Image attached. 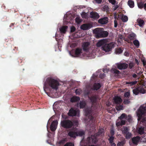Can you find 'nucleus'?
Here are the masks:
<instances>
[{"label": "nucleus", "instance_id": "obj_1", "mask_svg": "<svg viewBox=\"0 0 146 146\" xmlns=\"http://www.w3.org/2000/svg\"><path fill=\"white\" fill-rule=\"evenodd\" d=\"M59 84V82L57 80L51 77H48L46 78L44 82L43 88L44 90L45 88H46L49 86L52 89L56 90L58 89Z\"/></svg>", "mask_w": 146, "mask_h": 146}, {"label": "nucleus", "instance_id": "obj_2", "mask_svg": "<svg viewBox=\"0 0 146 146\" xmlns=\"http://www.w3.org/2000/svg\"><path fill=\"white\" fill-rule=\"evenodd\" d=\"M74 124L76 125L78 124V122L77 120L72 121L68 119H65L61 121L60 124L61 126L66 129H70L74 126Z\"/></svg>", "mask_w": 146, "mask_h": 146}, {"label": "nucleus", "instance_id": "obj_3", "mask_svg": "<svg viewBox=\"0 0 146 146\" xmlns=\"http://www.w3.org/2000/svg\"><path fill=\"white\" fill-rule=\"evenodd\" d=\"M128 66V64L125 63H117L111 69L110 72L111 73H120V71L117 70V67L119 70H122L127 68Z\"/></svg>", "mask_w": 146, "mask_h": 146}, {"label": "nucleus", "instance_id": "obj_4", "mask_svg": "<svg viewBox=\"0 0 146 146\" xmlns=\"http://www.w3.org/2000/svg\"><path fill=\"white\" fill-rule=\"evenodd\" d=\"M104 30L103 28H98L94 29L93 32L97 38L106 37L108 35V33L107 31H104Z\"/></svg>", "mask_w": 146, "mask_h": 146}, {"label": "nucleus", "instance_id": "obj_5", "mask_svg": "<svg viewBox=\"0 0 146 146\" xmlns=\"http://www.w3.org/2000/svg\"><path fill=\"white\" fill-rule=\"evenodd\" d=\"M102 132L99 131L96 134L88 136L86 140L87 144H90L91 142L92 143L95 144L98 141L97 138L98 135H99Z\"/></svg>", "mask_w": 146, "mask_h": 146}, {"label": "nucleus", "instance_id": "obj_6", "mask_svg": "<svg viewBox=\"0 0 146 146\" xmlns=\"http://www.w3.org/2000/svg\"><path fill=\"white\" fill-rule=\"evenodd\" d=\"M126 114L125 113H122L120 116L119 117L118 119L116 122V126L119 128L122 125H124L125 124L126 121L125 119V117L126 116Z\"/></svg>", "mask_w": 146, "mask_h": 146}, {"label": "nucleus", "instance_id": "obj_7", "mask_svg": "<svg viewBox=\"0 0 146 146\" xmlns=\"http://www.w3.org/2000/svg\"><path fill=\"white\" fill-rule=\"evenodd\" d=\"M145 85H139L133 90V93L136 95L138 94L139 93L144 94L145 92Z\"/></svg>", "mask_w": 146, "mask_h": 146}, {"label": "nucleus", "instance_id": "obj_8", "mask_svg": "<svg viewBox=\"0 0 146 146\" xmlns=\"http://www.w3.org/2000/svg\"><path fill=\"white\" fill-rule=\"evenodd\" d=\"M119 74V76H121V77H127V80L131 79L132 80L133 78H136V80L137 79H138L139 77L137 76L135 74H134L132 76L130 74Z\"/></svg>", "mask_w": 146, "mask_h": 146}, {"label": "nucleus", "instance_id": "obj_9", "mask_svg": "<svg viewBox=\"0 0 146 146\" xmlns=\"http://www.w3.org/2000/svg\"><path fill=\"white\" fill-rule=\"evenodd\" d=\"M114 44L112 42L109 44H105L103 46V50L106 52H108L111 50L112 48H113Z\"/></svg>", "mask_w": 146, "mask_h": 146}, {"label": "nucleus", "instance_id": "obj_10", "mask_svg": "<svg viewBox=\"0 0 146 146\" xmlns=\"http://www.w3.org/2000/svg\"><path fill=\"white\" fill-rule=\"evenodd\" d=\"M79 111L78 110H74L73 108H71L69 110L68 115L70 116H79Z\"/></svg>", "mask_w": 146, "mask_h": 146}, {"label": "nucleus", "instance_id": "obj_11", "mask_svg": "<svg viewBox=\"0 0 146 146\" xmlns=\"http://www.w3.org/2000/svg\"><path fill=\"white\" fill-rule=\"evenodd\" d=\"M90 46V42H84L82 44V47L83 50L85 52L88 51Z\"/></svg>", "mask_w": 146, "mask_h": 146}, {"label": "nucleus", "instance_id": "obj_12", "mask_svg": "<svg viewBox=\"0 0 146 146\" xmlns=\"http://www.w3.org/2000/svg\"><path fill=\"white\" fill-rule=\"evenodd\" d=\"M113 103L115 104H120L122 102L121 98L118 96H115L113 98Z\"/></svg>", "mask_w": 146, "mask_h": 146}, {"label": "nucleus", "instance_id": "obj_13", "mask_svg": "<svg viewBox=\"0 0 146 146\" xmlns=\"http://www.w3.org/2000/svg\"><path fill=\"white\" fill-rule=\"evenodd\" d=\"M58 124V122L56 120H54L52 122L50 127V130L52 131H53L56 130Z\"/></svg>", "mask_w": 146, "mask_h": 146}, {"label": "nucleus", "instance_id": "obj_14", "mask_svg": "<svg viewBox=\"0 0 146 146\" xmlns=\"http://www.w3.org/2000/svg\"><path fill=\"white\" fill-rule=\"evenodd\" d=\"M140 139V137L138 136L134 137L131 138L129 141V143L131 141L133 144L136 145L138 144Z\"/></svg>", "mask_w": 146, "mask_h": 146}, {"label": "nucleus", "instance_id": "obj_15", "mask_svg": "<svg viewBox=\"0 0 146 146\" xmlns=\"http://www.w3.org/2000/svg\"><path fill=\"white\" fill-rule=\"evenodd\" d=\"M82 49L80 48H77L75 50L74 53L72 56L75 57H79L82 53Z\"/></svg>", "mask_w": 146, "mask_h": 146}, {"label": "nucleus", "instance_id": "obj_16", "mask_svg": "<svg viewBox=\"0 0 146 146\" xmlns=\"http://www.w3.org/2000/svg\"><path fill=\"white\" fill-rule=\"evenodd\" d=\"M90 18L93 19H98L100 17L98 13L95 12H91L90 13Z\"/></svg>", "mask_w": 146, "mask_h": 146}, {"label": "nucleus", "instance_id": "obj_17", "mask_svg": "<svg viewBox=\"0 0 146 146\" xmlns=\"http://www.w3.org/2000/svg\"><path fill=\"white\" fill-rule=\"evenodd\" d=\"M108 21V18L107 17H105L104 18L99 19L98 21V23L102 24H106Z\"/></svg>", "mask_w": 146, "mask_h": 146}, {"label": "nucleus", "instance_id": "obj_18", "mask_svg": "<svg viewBox=\"0 0 146 146\" xmlns=\"http://www.w3.org/2000/svg\"><path fill=\"white\" fill-rule=\"evenodd\" d=\"M91 25L89 24L85 23L82 24L80 27L81 29L84 30H88L91 27Z\"/></svg>", "mask_w": 146, "mask_h": 146}, {"label": "nucleus", "instance_id": "obj_19", "mask_svg": "<svg viewBox=\"0 0 146 146\" xmlns=\"http://www.w3.org/2000/svg\"><path fill=\"white\" fill-rule=\"evenodd\" d=\"M101 87L100 83H95L92 86V89L94 90H97Z\"/></svg>", "mask_w": 146, "mask_h": 146}, {"label": "nucleus", "instance_id": "obj_20", "mask_svg": "<svg viewBox=\"0 0 146 146\" xmlns=\"http://www.w3.org/2000/svg\"><path fill=\"white\" fill-rule=\"evenodd\" d=\"M68 135L71 137L75 138L77 136V132L74 131H70L68 133Z\"/></svg>", "mask_w": 146, "mask_h": 146}, {"label": "nucleus", "instance_id": "obj_21", "mask_svg": "<svg viewBox=\"0 0 146 146\" xmlns=\"http://www.w3.org/2000/svg\"><path fill=\"white\" fill-rule=\"evenodd\" d=\"M121 130L122 133L124 135L129 131V129L128 127L124 126H123L122 128H121Z\"/></svg>", "mask_w": 146, "mask_h": 146}, {"label": "nucleus", "instance_id": "obj_22", "mask_svg": "<svg viewBox=\"0 0 146 146\" xmlns=\"http://www.w3.org/2000/svg\"><path fill=\"white\" fill-rule=\"evenodd\" d=\"M80 100V97L76 96H73L71 98L70 101L72 103L75 102L79 101Z\"/></svg>", "mask_w": 146, "mask_h": 146}, {"label": "nucleus", "instance_id": "obj_23", "mask_svg": "<svg viewBox=\"0 0 146 146\" xmlns=\"http://www.w3.org/2000/svg\"><path fill=\"white\" fill-rule=\"evenodd\" d=\"M137 22L140 27H143L145 24L143 20L140 18H138L137 20Z\"/></svg>", "mask_w": 146, "mask_h": 146}, {"label": "nucleus", "instance_id": "obj_24", "mask_svg": "<svg viewBox=\"0 0 146 146\" xmlns=\"http://www.w3.org/2000/svg\"><path fill=\"white\" fill-rule=\"evenodd\" d=\"M106 41L104 39L102 40L98 41L96 45L98 47H100L103 46L106 44Z\"/></svg>", "mask_w": 146, "mask_h": 146}, {"label": "nucleus", "instance_id": "obj_25", "mask_svg": "<svg viewBox=\"0 0 146 146\" xmlns=\"http://www.w3.org/2000/svg\"><path fill=\"white\" fill-rule=\"evenodd\" d=\"M125 137V138L127 139H130L132 136V134L131 133L129 132V131L125 133L123 135Z\"/></svg>", "mask_w": 146, "mask_h": 146}, {"label": "nucleus", "instance_id": "obj_26", "mask_svg": "<svg viewBox=\"0 0 146 146\" xmlns=\"http://www.w3.org/2000/svg\"><path fill=\"white\" fill-rule=\"evenodd\" d=\"M68 27L67 26H65L62 27L60 29V31L61 33H65Z\"/></svg>", "mask_w": 146, "mask_h": 146}, {"label": "nucleus", "instance_id": "obj_27", "mask_svg": "<svg viewBox=\"0 0 146 146\" xmlns=\"http://www.w3.org/2000/svg\"><path fill=\"white\" fill-rule=\"evenodd\" d=\"M128 5L131 8H133L134 6V2L131 0H129L128 1Z\"/></svg>", "mask_w": 146, "mask_h": 146}, {"label": "nucleus", "instance_id": "obj_28", "mask_svg": "<svg viewBox=\"0 0 146 146\" xmlns=\"http://www.w3.org/2000/svg\"><path fill=\"white\" fill-rule=\"evenodd\" d=\"M102 10L104 11H106L107 12H109L110 9L108 5H105L102 7Z\"/></svg>", "mask_w": 146, "mask_h": 146}, {"label": "nucleus", "instance_id": "obj_29", "mask_svg": "<svg viewBox=\"0 0 146 146\" xmlns=\"http://www.w3.org/2000/svg\"><path fill=\"white\" fill-rule=\"evenodd\" d=\"M76 132L77 134V136H82L84 135L85 134V131L83 130H80Z\"/></svg>", "mask_w": 146, "mask_h": 146}, {"label": "nucleus", "instance_id": "obj_30", "mask_svg": "<svg viewBox=\"0 0 146 146\" xmlns=\"http://www.w3.org/2000/svg\"><path fill=\"white\" fill-rule=\"evenodd\" d=\"M79 104L80 108H83L85 107L86 104L85 101H82L80 102Z\"/></svg>", "mask_w": 146, "mask_h": 146}, {"label": "nucleus", "instance_id": "obj_31", "mask_svg": "<svg viewBox=\"0 0 146 146\" xmlns=\"http://www.w3.org/2000/svg\"><path fill=\"white\" fill-rule=\"evenodd\" d=\"M144 127H140L138 129V133L141 135L143 134L144 133Z\"/></svg>", "mask_w": 146, "mask_h": 146}, {"label": "nucleus", "instance_id": "obj_32", "mask_svg": "<svg viewBox=\"0 0 146 146\" xmlns=\"http://www.w3.org/2000/svg\"><path fill=\"white\" fill-rule=\"evenodd\" d=\"M133 44L137 47L139 48V42L137 40H134L133 42Z\"/></svg>", "mask_w": 146, "mask_h": 146}, {"label": "nucleus", "instance_id": "obj_33", "mask_svg": "<svg viewBox=\"0 0 146 146\" xmlns=\"http://www.w3.org/2000/svg\"><path fill=\"white\" fill-rule=\"evenodd\" d=\"M90 99L92 103H95L96 102L97 98L96 96H93L91 97L90 98Z\"/></svg>", "mask_w": 146, "mask_h": 146}, {"label": "nucleus", "instance_id": "obj_34", "mask_svg": "<svg viewBox=\"0 0 146 146\" xmlns=\"http://www.w3.org/2000/svg\"><path fill=\"white\" fill-rule=\"evenodd\" d=\"M75 92L76 95H80L82 93V90L80 88L77 89L75 90Z\"/></svg>", "mask_w": 146, "mask_h": 146}, {"label": "nucleus", "instance_id": "obj_35", "mask_svg": "<svg viewBox=\"0 0 146 146\" xmlns=\"http://www.w3.org/2000/svg\"><path fill=\"white\" fill-rule=\"evenodd\" d=\"M125 119H126V121H128V122H129L131 120V116L129 115H128V116L127 115V114H126V116L125 117Z\"/></svg>", "mask_w": 146, "mask_h": 146}, {"label": "nucleus", "instance_id": "obj_36", "mask_svg": "<svg viewBox=\"0 0 146 146\" xmlns=\"http://www.w3.org/2000/svg\"><path fill=\"white\" fill-rule=\"evenodd\" d=\"M137 82V81L128 82H126V84H130V86H133L136 84Z\"/></svg>", "mask_w": 146, "mask_h": 146}, {"label": "nucleus", "instance_id": "obj_37", "mask_svg": "<svg viewBox=\"0 0 146 146\" xmlns=\"http://www.w3.org/2000/svg\"><path fill=\"white\" fill-rule=\"evenodd\" d=\"M118 105H117L116 106L115 108L117 110L119 111L121 110H123V106L122 105L119 104Z\"/></svg>", "mask_w": 146, "mask_h": 146}, {"label": "nucleus", "instance_id": "obj_38", "mask_svg": "<svg viewBox=\"0 0 146 146\" xmlns=\"http://www.w3.org/2000/svg\"><path fill=\"white\" fill-rule=\"evenodd\" d=\"M123 51V49L119 48L116 49L115 52L117 54H119L122 53Z\"/></svg>", "mask_w": 146, "mask_h": 146}, {"label": "nucleus", "instance_id": "obj_39", "mask_svg": "<svg viewBox=\"0 0 146 146\" xmlns=\"http://www.w3.org/2000/svg\"><path fill=\"white\" fill-rule=\"evenodd\" d=\"M121 20L123 22H126L128 21V18L127 16L125 15L122 17Z\"/></svg>", "mask_w": 146, "mask_h": 146}, {"label": "nucleus", "instance_id": "obj_40", "mask_svg": "<svg viewBox=\"0 0 146 146\" xmlns=\"http://www.w3.org/2000/svg\"><path fill=\"white\" fill-rule=\"evenodd\" d=\"M135 35L134 34H131L129 35V38L131 40H132L135 38Z\"/></svg>", "mask_w": 146, "mask_h": 146}, {"label": "nucleus", "instance_id": "obj_41", "mask_svg": "<svg viewBox=\"0 0 146 146\" xmlns=\"http://www.w3.org/2000/svg\"><path fill=\"white\" fill-rule=\"evenodd\" d=\"M97 75H95L94 74H93L91 80L93 81L96 82L97 79Z\"/></svg>", "mask_w": 146, "mask_h": 146}, {"label": "nucleus", "instance_id": "obj_42", "mask_svg": "<svg viewBox=\"0 0 146 146\" xmlns=\"http://www.w3.org/2000/svg\"><path fill=\"white\" fill-rule=\"evenodd\" d=\"M125 143V141L123 140L118 143L117 145V146H123V145Z\"/></svg>", "mask_w": 146, "mask_h": 146}, {"label": "nucleus", "instance_id": "obj_43", "mask_svg": "<svg viewBox=\"0 0 146 146\" xmlns=\"http://www.w3.org/2000/svg\"><path fill=\"white\" fill-rule=\"evenodd\" d=\"M81 16L83 18L86 19L88 17L87 14V13L85 12H82L81 14Z\"/></svg>", "mask_w": 146, "mask_h": 146}, {"label": "nucleus", "instance_id": "obj_44", "mask_svg": "<svg viewBox=\"0 0 146 146\" xmlns=\"http://www.w3.org/2000/svg\"><path fill=\"white\" fill-rule=\"evenodd\" d=\"M75 21L78 24H80L82 20L79 17H76L75 19Z\"/></svg>", "mask_w": 146, "mask_h": 146}, {"label": "nucleus", "instance_id": "obj_45", "mask_svg": "<svg viewBox=\"0 0 146 146\" xmlns=\"http://www.w3.org/2000/svg\"><path fill=\"white\" fill-rule=\"evenodd\" d=\"M114 139V137L113 136H111L108 139V140L109 141V143H113Z\"/></svg>", "mask_w": 146, "mask_h": 146}, {"label": "nucleus", "instance_id": "obj_46", "mask_svg": "<svg viewBox=\"0 0 146 146\" xmlns=\"http://www.w3.org/2000/svg\"><path fill=\"white\" fill-rule=\"evenodd\" d=\"M130 101L128 99L125 98L123 100V103L125 104H128L130 103Z\"/></svg>", "mask_w": 146, "mask_h": 146}, {"label": "nucleus", "instance_id": "obj_47", "mask_svg": "<svg viewBox=\"0 0 146 146\" xmlns=\"http://www.w3.org/2000/svg\"><path fill=\"white\" fill-rule=\"evenodd\" d=\"M124 97L127 99L129 98L130 96V93L129 92H127L124 94Z\"/></svg>", "mask_w": 146, "mask_h": 146}, {"label": "nucleus", "instance_id": "obj_48", "mask_svg": "<svg viewBox=\"0 0 146 146\" xmlns=\"http://www.w3.org/2000/svg\"><path fill=\"white\" fill-rule=\"evenodd\" d=\"M138 6L139 8H142L143 7V4L142 2L139 3H138Z\"/></svg>", "mask_w": 146, "mask_h": 146}, {"label": "nucleus", "instance_id": "obj_49", "mask_svg": "<svg viewBox=\"0 0 146 146\" xmlns=\"http://www.w3.org/2000/svg\"><path fill=\"white\" fill-rule=\"evenodd\" d=\"M64 146H74V144L72 142L67 143Z\"/></svg>", "mask_w": 146, "mask_h": 146}, {"label": "nucleus", "instance_id": "obj_50", "mask_svg": "<svg viewBox=\"0 0 146 146\" xmlns=\"http://www.w3.org/2000/svg\"><path fill=\"white\" fill-rule=\"evenodd\" d=\"M90 120L92 121L94 123H95V118H94V117L92 115L90 116Z\"/></svg>", "mask_w": 146, "mask_h": 146}, {"label": "nucleus", "instance_id": "obj_51", "mask_svg": "<svg viewBox=\"0 0 146 146\" xmlns=\"http://www.w3.org/2000/svg\"><path fill=\"white\" fill-rule=\"evenodd\" d=\"M110 133L111 135V136H113L115 134V131L113 129L111 128L110 129Z\"/></svg>", "mask_w": 146, "mask_h": 146}, {"label": "nucleus", "instance_id": "obj_52", "mask_svg": "<svg viewBox=\"0 0 146 146\" xmlns=\"http://www.w3.org/2000/svg\"><path fill=\"white\" fill-rule=\"evenodd\" d=\"M110 69L109 68H103L102 70V71L104 72V73H107L109 71Z\"/></svg>", "mask_w": 146, "mask_h": 146}, {"label": "nucleus", "instance_id": "obj_53", "mask_svg": "<svg viewBox=\"0 0 146 146\" xmlns=\"http://www.w3.org/2000/svg\"><path fill=\"white\" fill-rule=\"evenodd\" d=\"M90 93V91L88 90H85L84 91V95H85V96H87Z\"/></svg>", "mask_w": 146, "mask_h": 146}, {"label": "nucleus", "instance_id": "obj_54", "mask_svg": "<svg viewBox=\"0 0 146 146\" xmlns=\"http://www.w3.org/2000/svg\"><path fill=\"white\" fill-rule=\"evenodd\" d=\"M86 115L90 116L91 113V111L89 110H86Z\"/></svg>", "mask_w": 146, "mask_h": 146}, {"label": "nucleus", "instance_id": "obj_55", "mask_svg": "<svg viewBox=\"0 0 146 146\" xmlns=\"http://www.w3.org/2000/svg\"><path fill=\"white\" fill-rule=\"evenodd\" d=\"M109 2L112 5H115L116 3L115 0H108Z\"/></svg>", "mask_w": 146, "mask_h": 146}, {"label": "nucleus", "instance_id": "obj_56", "mask_svg": "<svg viewBox=\"0 0 146 146\" xmlns=\"http://www.w3.org/2000/svg\"><path fill=\"white\" fill-rule=\"evenodd\" d=\"M76 30V28L74 26H72L71 28L70 31L72 33L75 31Z\"/></svg>", "mask_w": 146, "mask_h": 146}, {"label": "nucleus", "instance_id": "obj_57", "mask_svg": "<svg viewBox=\"0 0 146 146\" xmlns=\"http://www.w3.org/2000/svg\"><path fill=\"white\" fill-rule=\"evenodd\" d=\"M133 63H130L129 65V67L130 69H131L133 66Z\"/></svg>", "mask_w": 146, "mask_h": 146}, {"label": "nucleus", "instance_id": "obj_58", "mask_svg": "<svg viewBox=\"0 0 146 146\" xmlns=\"http://www.w3.org/2000/svg\"><path fill=\"white\" fill-rule=\"evenodd\" d=\"M94 1L98 4H100L102 1V0H94Z\"/></svg>", "mask_w": 146, "mask_h": 146}, {"label": "nucleus", "instance_id": "obj_59", "mask_svg": "<svg viewBox=\"0 0 146 146\" xmlns=\"http://www.w3.org/2000/svg\"><path fill=\"white\" fill-rule=\"evenodd\" d=\"M119 39H120L121 40H123L124 38L123 36L121 35H119Z\"/></svg>", "mask_w": 146, "mask_h": 146}, {"label": "nucleus", "instance_id": "obj_60", "mask_svg": "<svg viewBox=\"0 0 146 146\" xmlns=\"http://www.w3.org/2000/svg\"><path fill=\"white\" fill-rule=\"evenodd\" d=\"M114 26L115 27H116L117 26V21L116 20H115L114 21Z\"/></svg>", "mask_w": 146, "mask_h": 146}, {"label": "nucleus", "instance_id": "obj_61", "mask_svg": "<svg viewBox=\"0 0 146 146\" xmlns=\"http://www.w3.org/2000/svg\"><path fill=\"white\" fill-rule=\"evenodd\" d=\"M143 62V64L144 66H145L146 65V60H143L142 61Z\"/></svg>", "mask_w": 146, "mask_h": 146}, {"label": "nucleus", "instance_id": "obj_62", "mask_svg": "<svg viewBox=\"0 0 146 146\" xmlns=\"http://www.w3.org/2000/svg\"><path fill=\"white\" fill-rule=\"evenodd\" d=\"M124 54L126 56H129V54L127 52H125L124 53Z\"/></svg>", "mask_w": 146, "mask_h": 146}, {"label": "nucleus", "instance_id": "obj_63", "mask_svg": "<svg viewBox=\"0 0 146 146\" xmlns=\"http://www.w3.org/2000/svg\"><path fill=\"white\" fill-rule=\"evenodd\" d=\"M102 71V70L101 69L98 70L96 72V73H100Z\"/></svg>", "mask_w": 146, "mask_h": 146}, {"label": "nucleus", "instance_id": "obj_64", "mask_svg": "<svg viewBox=\"0 0 146 146\" xmlns=\"http://www.w3.org/2000/svg\"><path fill=\"white\" fill-rule=\"evenodd\" d=\"M110 144L111 145V146H116V144L114 143H112Z\"/></svg>", "mask_w": 146, "mask_h": 146}]
</instances>
